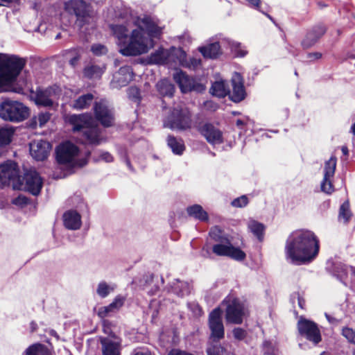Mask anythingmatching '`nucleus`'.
<instances>
[{
  "label": "nucleus",
  "instance_id": "1",
  "mask_svg": "<svg viewBox=\"0 0 355 355\" xmlns=\"http://www.w3.org/2000/svg\"><path fill=\"white\" fill-rule=\"evenodd\" d=\"M137 28L129 35L126 25H110V28L117 39L120 53L124 55H137L145 53L154 46L153 38H159L162 28L150 17L145 16L135 21Z\"/></svg>",
  "mask_w": 355,
  "mask_h": 355
},
{
  "label": "nucleus",
  "instance_id": "2",
  "mask_svg": "<svg viewBox=\"0 0 355 355\" xmlns=\"http://www.w3.org/2000/svg\"><path fill=\"white\" fill-rule=\"evenodd\" d=\"M319 248L316 235L310 230H301L293 232L288 238L286 253L292 263L304 264L316 257Z\"/></svg>",
  "mask_w": 355,
  "mask_h": 355
},
{
  "label": "nucleus",
  "instance_id": "3",
  "mask_svg": "<svg viewBox=\"0 0 355 355\" xmlns=\"http://www.w3.org/2000/svg\"><path fill=\"white\" fill-rule=\"evenodd\" d=\"M209 236L214 241L218 242L212 248L214 254L218 256L228 257L239 261L245 259V253L239 248L234 247L218 227H212L209 232Z\"/></svg>",
  "mask_w": 355,
  "mask_h": 355
},
{
  "label": "nucleus",
  "instance_id": "4",
  "mask_svg": "<svg viewBox=\"0 0 355 355\" xmlns=\"http://www.w3.org/2000/svg\"><path fill=\"white\" fill-rule=\"evenodd\" d=\"M25 64L24 58L0 53V88L12 83Z\"/></svg>",
  "mask_w": 355,
  "mask_h": 355
},
{
  "label": "nucleus",
  "instance_id": "5",
  "mask_svg": "<svg viewBox=\"0 0 355 355\" xmlns=\"http://www.w3.org/2000/svg\"><path fill=\"white\" fill-rule=\"evenodd\" d=\"M73 123V130L83 134L85 137V142L98 145L101 142L99 128L97 125H93V120L87 115H73L70 119Z\"/></svg>",
  "mask_w": 355,
  "mask_h": 355
},
{
  "label": "nucleus",
  "instance_id": "6",
  "mask_svg": "<svg viewBox=\"0 0 355 355\" xmlns=\"http://www.w3.org/2000/svg\"><path fill=\"white\" fill-rule=\"evenodd\" d=\"M78 153L76 146L69 141L64 142L56 148V160L62 167L67 169L82 167L87 164V160L79 159Z\"/></svg>",
  "mask_w": 355,
  "mask_h": 355
},
{
  "label": "nucleus",
  "instance_id": "7",
  "mask_svg": "<svg viewBox=\"0 0 355 355\" xmlns=\"http://www.w3.org/2000/svg\"><path fill=\"white\" fill-rule=\"evenodd\" d=\"M191 114L182 105H178L164 121V126L173 130H184L191 127Z\"/></svg>",
  "mask_w": 355,
  "mask_h": 355
},
{
  "label": "nucleus",
  "instance_id": "8",
  "mask_svg": "<svg viewBox=\"0 0 355 355\" xmlns=\"http://www.w3.org/2000/svg\"><path fill=\"white\" fill-rule=\"evenodd\" d=\"M28 114V108L18 101L5 100L0 105V116L6 121L19 122Z\"/></svg>",
  "mask_w": 355,
  "mask_h": 355
},
{
  "label": "nucleus",
  "instance_id": "9",
  "mask_svg": "<svg viewBox=\"0 0 355 355\" xmlns=\"http://www.w3.org/2000/svg\"><path fill=\"white\" fill-rule=\"evenodd\" d=\"M223 303L226 306V322L235 324H241L246 316V309L241 300L230 295L224 299Z\"/></svg>",
  "mask_w": 355,
  "mask_h": 355
},
{
  "label": "nucleus",
  "instance_id": "10",
  "mask_svg": "<svg viewBox=\"0 0 355 355\" xmlns=\"http://www.w3.org/2000/svg\"><path fill=\"white\" fill-rule=\"evenodd\" d=\"M61 95V89L58 86L49 87L45 89L37 88L32 91L31 98L36 105L43 107H53Z\"/></svg>",
  "mask_w": 355,
  "mask_h": 355
},
{
  "label": "nucleus",
  "instance_id": "11",
  "mask_svg": "<svg viewBox=\"0 0 355 355\" xmlns=\"http://www.w3.org/2000/svg\"><path fill=\"white\" fill-rule=\"evenodd\" d=\"M64 9L69 14L77 17L80 26L89 24L92 20L89 6L83 0H69L64 3Z\"/></svg>",
  "mask_w": 355,
  "mask_h": 355
},
{
  "label": "nucleus",
  "instance_id": "12",
  "mask_svg": "<svg viewBox=\"0 0 355 355\" xmlns=\"http://www.w3.org/2000/svg\"><path fill=\"white\" fill-rule=\"evenodd\" d=\"M173 79L178 85L182 93L196 92L201 93L205 90V86L196 78L189 76L182 71H177L173 73Z\"/></svg>",
  "mask_w": 355,
  "mask_h": 355
},
{
  "label": "nucleus",
  "instance_id": "13",
  "mask_svg": "<svg viewBox=\"0 0 355 355\" xmlns=\"http://www.w3.org/2000/svg\"><path fill=\"white\" fill-rule=\"evenodd\" d=\"M43 184L42 180L40 175L33 170L27 171L21 179L19 177V187L15 189L26 190L34 196L40 193Z\"/></svg>",
  "mask_w": 355,
  "mask_h": 355
},
{
  "label": "nucleus",
  "instance_id": "14",
  "mask_svg": "<svg viewBox=\"0 0 355 355\" xmlns=\"http://www.w3.org/2000/svg\"><path fill=\"white\" fill-rule=\"evenodd\" d=\"M178 56H184V51L181 49L171 48L170 50L159 49L151 53L149 61L153 64H178Z\"/></svg>",
  "mask_w": 355,
  "mask_h": 355
},
{
  "label": "nucleus",
  "instance_id": "15",
  "mask_svg": "<svg viewBox=\"0 0 355 355\" xmlns=\"http://www.w3.org/2000/svg\"><path fill=\"white\" fill-rule=\"evenodd\" d=\"M19 169L17 164L8 161L0 165V182L2 184H12L14 189L19 187Z\"/></svg>",
  "mask_w": 355,
  "mask_h": 355
},
{
  "label": "nucleus",
  "instance_id": "16",
  "mask_svg": "<svg viewBox=\"0 0 355 355\" xmlns=\"http://www.w3.org/2000/svg\"><path fill=\"white\" fill-rule=\"evenodd\" d=\"M297 328L300 334L315 344L321 340L320 330L313 322L305 318H300L297 322Z\"/></svg>",
  "mask_w": 355,
  "mask_h": 355
},
{
  "label": "nucleus",
  "instance_id": "17",
  "mask_svg": "<svg viewBox=\"0 0 355 355\" xmlns=\"http://www.w3.org/2000/svg\"><path fill=\"white\" fill-rule=\"evenodd\" d=\"M94 110L96 119L103 125L106 127L112 125L114 120L113 112L105 100L96 102Z\"/></svg>",
  "mask_w": 355,
  "mask_h": 355
},
{
  "label": "nucleus",
  "instance_id": "18",
  "mask_svg": "<svg viewBox=\"0 0 355 355\" xmlns=\"http://www.w3.org/2000/svg\"><path fill=\"white\" fill-rule=\"evenodd\" d=\"M336 166V158L335 157H331L324 163V178L321 182V190L327 194H331L334 191L331 179L334 175Z\"/></svg>",
  "mask_w": 355,
  "mask_h": 355
},
{
  "label": "nucleus",
  "instance_id": "19",
  "mask_svg": "<svg viewBox=\"0 0 355 355\" xmlns=\"http://www.w3.org/2000/svg\"><path fill=\"white\" fill-rule=\"evenodd\" d=\"M221 310L214 309L209 314V326L214 339L220 340L224 337V327L221 319Z\"/></svg>",
  "mask_w": 355,
  "mask_h": 355
},
{
  "label": "nucleus",
  "instance_id": "20",
  "mask_svg": "<svg viewBox=\"0 0 355 355\" xmlns=\"http://www.w3.org/2000/svg\"><path fill=\"white\" fill-rule=\"evenodd\" d=\"M133 78V71L130 67L125 66L121 67L117 72L113 75L110 83L113 88H120L127 85Z\"/></svg>",
  "mask_w": 355,
  "mask_h": 355
},
{
  "label": "nucleus",
  "instance_id": "21",
  "mask_svg": "<svg viewBox=\"0 0 355 355\" xmlns=\"http://www.w3.org/2000/svg\"><path fill=\"white\" fill-rule=\"evenodd\" d=\"M51 149V144L44 140L34 141L30 144V153L36 160L43 161L47 158Z\"/></svg>",
  "mask_w": 355,
  "mask_h": 355
},
{
  "label": "nucleus",
  "instance_id": "22",
  "mask_svg": "<svg viewBox=\"0 0 355 355\" xmlns=\"http://www.w3.org/2000/svg\"><path fill=\"white\" fill-rule=\"evenodd\" d=\"M232 92H230V99L239 103L243 101L245 96V92L243 87V78L240 73H234L232 78Z\"/></svg>",
  "mask_w": 355,
  "mask_h": 355
},
{
  "label": "nucleus",
  "instance_id": "23",
  "mask_svg": "<svg viewBox=\"0 0 355 355\" xmlns=\"http://www.w3.org/2000/svg\"><path fill=\"white\" fill-rule=\"evenodd\" d=\"M125 297L121 295L115 297L112 303L107 306H101L98 310V315L101 318H105L110 316L112 314L117 312L124 304Z\"/></svg>",
  "mask_w": 355,
  "mask_h": 355
},
{
  "label": "nucleus",
  "instance_id": "24",
  "mask_svg": "<svg viewBox=\"0 0 355 355\" xmlns=\"http://www.w3.org/2000/svg\"><path fill=\"white\" fill-rule=\"evenodd\" d=\"M200 132L207 141L212 145L223 143L222 132L212 124H205L201 128Z\"/></svg>",
  "mask_w": 355,
  "mask_h": 355
},
{
  "label": "nucleus",
  "instance_id": "25",
  "mask_svg": "<svg viewBox=\"0 0 355 355\" xmlns=\"http://www.w3.org/2000/svg\"><path fill=\"white\" fill-rule=\"evenodd\" d=\"M326 28L322 24L313 26L306 34L302 42L304 48L307 49L314 45L317 41L325 33Z\"/></svg>",
  "mask_w": 355,
  "mask_h": 355
},
{
  "label": "nucleus",
  "instance_id": "26",
  "mask_svg": "<svg viewBox=\"0 0 355 355\" xmlns=\"http://www.w3.org/2000/svg\"><path fill=\"white\" fill-rule=\"evenodd\" d=\"M64 225L66 228L71 230H76L81 227V216L74 210H69L63 215Z\"/></svg>",
  "mask_w": 355,
  "mask_h": 355
},
{
  "label": "nucleus",
  "instance_id": "27",
  "mask_svg": "<svg viewBox=\"0 0 355 355\" xmlns=\"http://www.w3.org/2000/svg\"><path fill=\"white\" fill-rule=\"evenodd\" d=\"M100 343L103 355H120L121 346L119 342L109 338H101Z\"/></svg>",
  "mask_w": 355,
  "mask_h": 355
},
{
  "label": "nucleus",
  "instance_id": "28",
  "mask_svg": "<svg viewBox=\"0 0 355 355\" xmlns=\"http://www.w3.org/2000/svg\"><path fill=\"white\" fill-rule=\"evenodd\" d=\"M198 49L205 58L214 59L221 53L220 44L217 42L200 46Z\"/></svg>",
  "mask_w": 355,
  "mask_h": 355
},
{
  "label": "nucleus",
  "instance_id": "29",
  "mask_svg": "<svg viewBox=\"0 0 355 355\" xmlns=\"http://www.w3.org/2000/svg\"><path fill=\"white\" fill-rule=\"evenodd\" d=\"M210 93L219 98L230 94V90L226 83L223 80L216 81L213 83Z\"/></svg>",
  "mask_w": 355,
  "mask_h": 355
},
{
  "label": "nucleus",
  "instance_id": "30",
  "mask_svg": "<svg viewBox=\"0 0 355 355\" xmlns=\"http://www.w3.org/2000/svg\"><path fill=\"white\" fill-rule=\"evenodd\" d=\"M188 215L195 219L200 221H207L208 220V214L203 209L202 206L199 205H193L187 208Z\"/></svg>",
  "mask_w": 355,
  "mask_h": 355
},
{
  "label": "nucleus",
  "instance_id": "31",
  "mask_svg": "<svg viewBox=\"0 0 355 355\" xmlns=\"http://www.w3.org/2000/svg\"><path fill=\"white\" fill-rule=\"evenodd\" d=\"M173 293L178 296H184L189 293V286L188 283L175 279L170 285Z\"/></svg>",
  "mask_w": 355,
  "mask_h": 355
},
{
  "label": "nucleus",
  "instance_id": "32",
  "mask_svg": "<svg viewBox=\"0 0 355 355\" xmlns=\"http://www.w3.org/2000/svg\"><path fill=\"white\" fill-rule=\"evenodd\" d=\"M167 144L173 153L176 155H182L185 149L183 141L171 135L167 138Z\"/></svg>",
  "mask_w": 355,
  "mask_h": 355
},
{
  "label": "nucleus",
  "instance_id": "33",
  "mask_svg": "<svg viewBox=\"0 0 355 355\" xmlns=\"http://www.w3.org/2000/svg\"><path fill=\"white\" fill-rule=\"evenodd\" d=\"M156 87L159 93L162 96H172L175 91L173 85L166 79L159 81Z\"/></svg>",
  "mask_w": 355,
  "mask_h": 355
},
{
  "label": "nucleus",
  "instance_id": "34",
  "mask_svg": "<svg viewBox=\"0 0 355 355\" xmlns=\"http://www.w3.org/2000/svg\"><path fill=\"white\" fill-rule=\"evenodd\" d=\"M51 114L48 112H40L31 120L30 125L33 128H42L50 120Z\"/></svg>",
  "mask_w": 355,
  "mask_h": 355
},
{
  "label": "nucleus",
  "instance_id": "35",
  "mask_svg": "<svg viewBox=\"0 0 355 355\" xmlns=\"http://www.w3.org/2000/svg\"><path fill=\"white\" fill-rule=\"evenodd\" d=\"M14 131V128L11 126L6 125L0 128V147L10 144Z\"/></svg>",
  "mask_w": 355,
  "mask_h": 355
},
{
  "label": "nucleus",
  "instance_id": "36",
  "mask_svg": "<svg viewBox=\"0 0 355 355\" xmlns=\"http://www.w3.org/2000/svg\"><path fill=\"white\" fill-rule=\"evenodd\" d=\"M24 355H51V353L46 346L35 344L27 348Z\"/></svg>",
  "mask_w": 355,
  "mask_h": 355
},
{
  "label": "nucleus",
  "instance_id": "37",
  "mask_svg": "<svg viewBox=\"0 0 355 355\" xmlns=\"http://www.w3.org/2000/svg\"><path fill=\"white\" fill-rule=\"evenodd\" d=\"M94 96L92 94H84L78 97L72 105V107L77 110L87 108L92 102Z\"/></svg>",
  "mask_w": 355,
  "mask_h": 355
},
{
  "label": "nucleus",
  "instance_id": "38",
  "mask_svg": "<svg viewBox=\"0 0 355 355\" xmlns=\"http://www.w3.org/2000/svg\"><path fill=\"white\" fill-rule=\"evenodd\" d=\"M116 288V285L114 284H110L105 281L98 283L96 288V293L102 298H105L110 293L113 292Z\"/></svg>",
  "mask_w": 355,
  "mask_h": 355
},
{
  "label": "nucleus",
  "instance_id": "39",
  "mask_svg": "<svg viewBox=\"0 0 355 355\" xmlns=\"http://www.w3.org/2000/svg\"><path fill=\"white\" fill-rule=\"evenodd\" d=\"M220 44L223 46L227 44L237 57H244L247 54V51L242 49L241 44L237 42L223 39L220 41Z\"/></svg>",
  "mask_w": 355,
  "mask_h": 355
},
{
  "label": "nucleus",
  "instance_id": "40",
  "mask_svg": "<svg viewBox=\"0 0 355 355\" xmlns=\"http://www.w3.org/2000/svg\"><path fill=\"white\" fill-rule=\"evenodd\" d=\"M104 67L97 65H88L84 69V75L89 78H98L104 73Z\"/></svg>",
  "mask_w": 355,
  "mask_h": 355
},
{
  "label": "nucleus",
  "instance_id": "41",
  "mask_svg": "<svg viewBox=\"0 0 355 355\" xmlns=\"http://www.w3.org/2000/svg\"><path fill=\"white\" fill-rule=\"evenodd\" d=\"M248 227L250 232L255 235L259 240L261 241L262 239L264 231V226L263 224L254 220H250L248 223Z\"/></svg>",
  "mask_w": 355,
  "mask_h": 355
},
{
  "label": "nucleus",
  "instance_id": "42",
  "mask_svg": "<svg viewBox=\"0 0 355 355\" xmlns=\"http://www.w3.org/2000/svg\"><path fill=\"white\" fill-rule=\"evenodd\" d=\"M185 58L186 54L184 52V56H178V64L193 69H196L200 65V60L192 58L190 59L189 62H187Z\"/></svg>",
  "mask_w": 355,
  "mask_h": 355
},
{
  "label": "nucleus",
  "instance_id": "43",
  "mask_svg": "<svg viewBox=\"0 0 355 355\" xmlns=\"http://www.w3.org/2000/svg\"><path fill=\"white\" fill-rule=\"evenodd\" d=\"M351 215L349 204L348 202H345L340 207L339 217L340 219H343L345 223H347L350 218Z\"/></svg>",
  "mask_w": 355,
  "mask_h": 355
},
{
  "label": "nucleus",
  "instance_id": "44",
  "mask_svg": "<svg viewBox=\"0 0 355 355\" xmlns=\"http://www.w3.org/2000/svg\"><path fill=\"white\" fill-rule=\"evenodd\" d=\"M128 98L139 104L141 100L139 89L136 87H130L127 90Z\"/></svg>",
  "mask_w": 355,
  "mask_h": 355
},
{
  "label": "nucleus",
  "instance_id": "45",
  "mask_svg": "<svg viewBox=\"0 0 355 355\" xmlns=\"http://www.w3.org/2000/svg\"><path fill=\"white\" fill-rule=\"evenodd\" d=\"M225 349L220 345H210L207 349V355H224Z\"/></svg>",
  "mask_w": 355,
  "mask_h": 355
},
{
  "label": "nucleus",
  "instance_id": "46",
  "mask_svg": "<svg viewBox=\"0 0 355 355\" xmlns=\"http://www.w3.org/2000/svg\"><path fill=\"white\" fill-rule=\"evenodd\" d=\"M343 336L351 343L355 344V331L351 328L343 329Z\"/></svg>",
  "mask_w": 355,
  "mask_h": 355
},
{
  "label": "nucleus",
  "instance_id": "47",
  "mask_svg": "<svg viewBox=\"0 0 355 355\" xmlns=\"http://www.w3.org/2000/svg\"><path fill=\"white\" fill-rule=\"evenodd\" d=\"M248 203V199L246 196H241L232 202V205L235 207H243Z\"/></svg>",
  "mask_w": 355,
  "mask_h": 355
},
{
  "label": "nucleus",
  "instance_id": "48",
  "mask_svg": "<svg viewBox=\"0 0 355 355\" xmlns=\"http://www.w3.org/2000/svg\"><path fill=\"white\" fill-rule=\"evenodd\" d=\"M263 350L266 355H275V349L272 343L270 341H264L263 343Z\"/></svg>",
  "mask_w": 355,
  "mask_h": 355
},
{
  "label": "nucleus",
  "instance_id": "49",
  "mask_svg": "<svg viewBox=\"0 0 355 355\" xmlns=\"http://www.w3.org/2000/svg\"><path fill=\"white\" fill-rule=\"evenodd\" d=\"M232 333L234 338L238 340H243L247 335L245 330L239 327L234 328Z\"/></svg>",
  "mask_w": 355,
  "mask_h": 355
},
{
  "label": "nucleus",
  "instance_id": "50",
  "mask_svg": "<svg viewBox=\"0 0 355 355\" xmlns=\"http://www.w3.org/2000/svg\"><path fill=\"white\" fill-rule=\"evenodd\" d=\"M92 51L96 55H101L107 53V49L102 44H94L92 46Z\"/></svg>",
  "mask_w": 355,
  "mask_h": 355
},
{
  "label": "nucleus",
  "instance_id": "51",
  "mask_svg": "<svg viewBox=\"0 0 355 355\" xmlns=\"http://www.w3.org/2000/svg\"><path fill=\"white\" fill-rule=\"evenodd\" d=\"M101 159L105 162H111L113 161V157L107 152H104L101 154Z\"/></svg>",
  "mask_w": 355,
  "mask_h": 355
},
{
  "label": "nucleus",
  "instance_id": "52",
  "mask_svg": "<svg viewBox=\"0 0 355 355\" xmlns=\"http://www.w3.org/2000/svg\"><path fill=\"white\" fill-rule=\"evenodd\" d=\"M322 58V53L319 52L309 53L307 54V58L311 61L318 60Z\"/></svg>",
  "mask_w": 355,
  "mask_h": 355
},
{
  "label": "nucleus",
  "instance_id": "53",
  "mask_svg": "<svg viewBox=\"0 0 355 355\" xmlns=\"http://www.w3.org/2000/svg\"><path fill=\"white\" fill-rule=\"evenodd\" d=\"M253 8L260 10V0H245Z\"/></svg>",
  "mask_w": 355,
  "mask_h": 355
},
{
  "label": "nucleus",
  "instance_id": "54",
  "mask_svg": "<svg viewBox=\"0 0 355 355\" xmlns=\"http://www.w3.org/2000/svg\"><path fill=\"white\" fill-rule=\"evenodd\" d=\"M193 306H194V308H195V311H195V315L196 316L201 315L202 313V309L197 304H194Z\"/></svg>",
  "mask_w": 355,
  "mask_h": 355
},
{
  "label": "nucleus",
  "instance_id": "55",
  "mask_svg": "<svg viewBox=\"0 0 355 355\" xmlns=\"http://www.w3.org/2000/svg\"><path fill=\"white\" fill-rule=\"evenodd\" d=\"M205 106L208 108H211L213 110H216L217 108V105L214 104L211 101H207L205 103Z\"/></svg>",
  "mask_w": 355,
  "mask_h": 355
},
{
  "label": "nucleus",
  "instance_id": "56",
  "mask_svg": "<svg viewBox=\"0 0 355 355\" xmlns=\"http://www.w3.org/2000/svg\"><path fill=\"white\" fill-rule=\"evenodd\" d=\"M135 355H152L149 351H139Z\"/></svg>",
  "mask_w": 355,
  "mask_h": 355
},
{
  "label": "nucleus",
  "instance_id": "57",
  "mask_svg": "<svg viewBox=\"0 0 355 355\" xmlns=\"http://www.w3.org/2000/svg\"><path fill=\"white\" fill-rule=\"evenodd\" d=\"M78 60V57H74L73 58H71L69 61L70 64L72 65V66H75V64H76L77 61Z\"/></svg>",
  "mask_w": 355,
  "mask_h": 355
},
{
  "label": "nucleus",
  "instance_id": "58",
  "mask_svg": "<svg viewBox=\"0 0 355 355\" xmlns=\"http://www.w3.org/2000/svg\"><path fill=\"white\" fill-rule=\"evenodd\" d=\"M342 152L345 155H348V148L346 147V146H343L342 147Z\"/></svg>",
  "mask_w": 355,
  "mask_h": 355
},
{
  "label": "nucleus",
  "instance_id": "59",
  "mask_svg": "<svg viewBox=\"0 0 355 355\" xmlns=\"http://www.w3.org/2000/svg\"><path fill=\"white\" fill-rule=\"evenodd\" d=\"M0 1L2 2H5V3H13V2H17L18 0H0Z\"/></svg>",
  "mask_w": 355,
  "mask_h": 355
},
{
  "label": "nucleus",
  "instance_id": "60",
  "mask_svg": "<svg viewBox=\"0 0 355 355\" xmlns=\"http://www.w3.org/2000/svg\"><path fill=\"white\" fill-rule=\"evenodd\" d=\"M352 132L355 135V123L351 127Z\"/></svg>",
  "mask_w": 355,
  "mask_h": 355
},
{
  "label": "nucleus",
  "instance_id": "61",
  "mask_svg": "<svg viewBox=\"0 0 355 355\" xmlns=\"http://www.w3.org/2000/svg\"><path fill=\"white\" fill-rule=\"evenodd\" d=\"M236 125H243V121H242L241 120H240V119H238V120L236 121Z\"/></svg>",
  "mask_w": 355,
  "mask_h": 355
},
{
  "label": "nucleus",
  "instance_id": "62",
  "mask_svg": "<svg viewBox=\"0 0 355 355\" xmlns=\"http://www.w3.org/2000/svg\"><path fill=\"white\" fill-rule=\"evenodd\" d=\"M153 277L152 275H150V276H147L146 277V282L149 280V281H152L153 280Z\"/></svg>",
  "mask_w": 355,
  "mask_h": 355
},
{
  "label": "nucleus",
  "instance_id": "63",
  "mask_svg": "<svg viewBox=\"0 0 355 355\" xmlns=\"http://www.w3.org/2000/svg\"><path fill=\"white\" fill-rule=\"evenodd\" d=\"M156 304V301L153 300L150 302V306L152 307L153 306Z\"/></svg>",
  "mask_w": 355,
  "mask_h": 355
},
{
  "label": "nucleus",
  "instance_id": "64",
  "mask_svg": "<svg viewBox=\"0 0 355 355\" xmlns=\"http://www.w3.org/2000/svg\"><path fill=\"white\" fill-rule=\"evenodd\" d=\"M156 291H157V288H156L155 291H148V292L150 295H154V294L156 293Z\"/></svg>",
  "mask_w": 355,
  "mask_h": 355
}]
</instances>
